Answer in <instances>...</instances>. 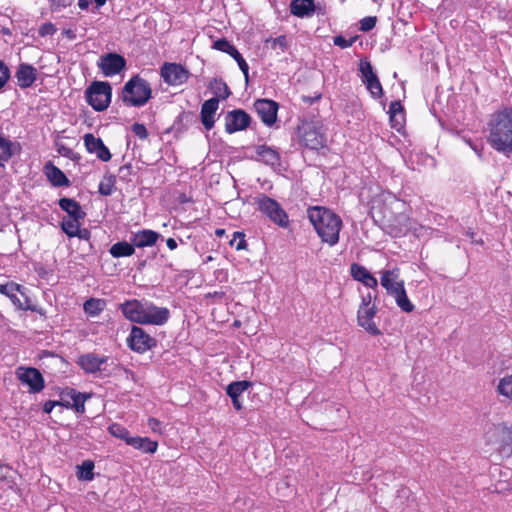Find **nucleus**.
<instances>
[{"label": "nucleus", "mask_w": 512, "mask_h": 512, "mask_svg": "<svg viewBox=\"0 0 512 512\" xmlns=\"http://www.w3.org/2000/svg\"><path fill=\"white\" fill-rule=\"evenodd\" d=\"M308 218L323 243L330 247L338 243L342 220L336 213L325 207L314 206L308 209Z\"/></svg>", "instance_id": "1"}, {"label": "nucleus", "mask_w": 512, "mask_h": 512, "mask_svg": "<svg viewBox=\"0 0 512 512\" xmlns=\"http://www.w3.org/2000/svg\"><path fill=\"white\" fill-rule=\"evenodd\" d=\"M121 311L128 320L140 324L163 325L170 316L167 308L136 299L121 304Z\"/></svg>", "instance_id": "2"}, {"label": "nucleus", "mask_w": 512, "mask_h": 512, "mask_svg": "<svg viewBox=\"0 0 512 512\" xmlns=\"http://www.w3.org/2000/svg\"><path fill=\"white\" fill-rule=\"evenodd\" d=\"M488 143L498 152L512 153V109L497 113L489 123Z\"/></svg>", "instance_id": "3"}, {"label": "nucleus", "mask_w": 512, "mask_h": 512, "mask_svg": "<svg viewBox=\"0 0 512 512\" xmlns=\"http://www.w3.org/2000/svg\"><path fill=\"white\" fill-rule=\"evenodd\" d=\"M151 97V88L147 81L135 76L123 87L122 100L128 106H143Z\"/></svg>", "instance_id": "4"}, {"label": "nucleus", "mask_w": 512, "mask_h": 512, "mask_svg": "<svg viewBox=\"0 0 512 512\" xmlns=\"http://www.w3.org/2000/svg\"><path fill=\"white\" fill-rule=\"evenodd\" d=\"M85 97L93 109L104 111L111 102L112 88L108 82L94 81L86 89Z\"/></svg>", "instance_id": "5"}, {"label": "nucleus", "mask_w": 512, "mask_h": 512, "mask_svg": "<svg viewBox=\"0 0 512 512\" xmlns=\"http://www.w3.org/2000/svg\"><path fill=\"white\" fill-rule=\"evenodd\" d=\"M254 200L255 203L257 204L258 209L263 214H265L272 222H274L275 224L282 228L288 227V215L276 200L264 194L258 195L257 197L254 198Z\"/></svg>", "instance_id": "6"}, {"label": "nucleus", "mask_w": 512, "mask_h": 512, "mask_svg": "<svg viewBox=\"0 0 512 512\" xmlns=\"http://www.w3.org/2000/svg\"><path fill=\"white\" fill-rule=\"evenodd\" d=\"M160 75L166 84L179 86L189 79L190 72L181 64L165 62L160 69Z\"/></svg>", "instance_id": "7"}, {"label": "nucleus", "mask_w": 512, "mask_h": 512, "mask_svg": "<svg viewBox=\"0 0 512 512\" xmlns=\"http://www.w3.org/2000/svg\"><path fill=\"white\" fill-rule=\"evenodd\" d=\"M0 293L7 296L16 308L20 310L31 309L30 299L21 285L14 282L1 284Z\"/></svg>", "instance_id": "8"}, {"label": "nucleus", "mask_w": 512, "mask_h": 512, "mask_svg": "<svg viewBox=\"0 0 512 512\" xmlns=\"http://www.w3.org/2000/svg\"><path fill=\"white\" fill-rule=\"evenodd\" d=\"M302 143L309 149H320L325 146L326 138L319 127L312 123H306L300 128Z\"/></svg>", "instance_id": "9"}, {"label": "nucleus", "mask_w": 512, "mask_h": 512, "mask_svg": "<svg viewBox=\"0 0 512 512\" xmlns=\"http://www.w3.org/2000/svg\"><path fill=\"white\" fill-rule=\"evenodd\" d=\"M127 343L133 351L138 353H144L156 346V340L137 326L132 327Z\"/></svg>", "instance_id": "10"}, {"label": "nucleus", "mask_w": 512, "mask_h": 512, "mask_svg": "<svg viewBox=\"0 0 512 512\" xmlns=\"http://www.w3.org/2000/svg\"><path fill=\"white\" fill-rule=\"evenodd\" d=\"M17 376L22 384L30 388L31 392H40L44 387V379L35 368H19Z\"/></svg>", "instance_id": "11"}, {"label": "nucleus", "mask_w": 512, "mask_h": 512, "mask_svg": "<svg viewBox=\"0 0 512 512\" xmlns=\"http://www.w3.org/2000/svg\"><path fill=\"white\" fill-rule=\"evenodd\" d=\"M126 66L125 59L115 53H109L101 57L99 67L105 76H113L120 73Z\"/></svg>", "instance_id": "12"}, {"label": "nucleus", "mask_w": 512, "mask_h": 512, "mask_svg": "<svg viewBox=\"0 0 512 512\" xmlns=\"http://www.w3.org/2000/svg\"><path fill=\"white\" fill-rule=\"evenodd\" d=\"M255 110L261 120L268 126L273 125L277 119L278 105L268 99H259L254 103Z\"/></svg>", "instance_id": "13"}, {"label": "nucleus", "mask_w": 512, "mask_h": 512, "mask_svg": "<svg viewBox=\"0 0 512 512\" xmlns=\"http://www.w3.org/2000/svg\"><path fill=\"white\" fill-rule=\"evenodd\" d=\"M376 314V307L374 305L363 304L358 310V324L372 335H379L380 330L376 326L373 318Z\"/></svg>", "instance_id": "14"}, {"label": "nucleus", "mask_w": 512, "mask_h": 512, "mask_svg": "<svg viewBox=\"0 0 512 512\" xmlns=\"http://www.w3.org/2000/svg\"><path fill=\"white\" fill-rule=\"evenodd\" d=\"M250 123V116L243 110H233L226 115L225 129L228 133L244 130Z\"/></svg>", "instance_id": "15"}, {"label": "nucleus", "mask_w": 512, "mask_h": 512, "mask_svg": "<svg viewBox=\"0 0 512 512\" xmlns=\"http://www.w3.org/2000/svg\"><path fill=\"white\" fill-rule=\"evenodd\" d=\"M380 282L389 295H393L405 288L404 281L400 279V272L398 268L382 271Z\"/></svg>", "instance_id": "16"}, {"label": "nucleus", "mask_w": 512, "mask_h": 512, "mask_svg": "<svg viewBox=\"0 0 512 512\" xmlns=\"http://www.w3.org/2000/svg\"><path fill=\"white\" fill-rule=\"evenodd\" d=\"M84 144L87 151L95 154L101 161L107 162L111 159L109 149L100 138H96L93 134L87 133L84 135Z\"/></svg>", "instance_id": "17"}, {"label": "nucleus", "mask_w": 512, "mask_h": 512, "mask_svg": "<svg viewBox=\"0 0 512 512\" xmlns=\"http://www.w3.org/2000/svg\"><path fill=\"white\" fill-rule=\"evenodd\" d=\"M159 237L160 235L157 232L153 230L144 229L136 233H133L130 241L132 242L134 247L144 248L153 246L157 242Z\"/></svg>", "instance_id": "18"}, {"label": "nucleus", "mask_w": 512, "mask_h": 512, "mask_svg": "<svg viewBox=\"0 0 512 512\" xmlns=\"http://www.w3.org/2000/svg\"><path fill=\"white\" fill-rule=\"evenodd\" d=\"M219 100L211 98L206 100L201 107V121L207 130H210L214 125V115L218 109Z\"/></svg>", "instance_id": "19"}, {"label": "nucleus", "mask_w": 512, "mask_h": 512, "mask_svg": "<svg viewBox=\"0 0 512 512\" xmlns=\"http://www.w3.org/2000/svg\"><path fill=\"white\" fill-rule=\"evenodd\" d=\"M316 10L320 12L322 9L314 0H292L290 4V12L297 17L311 16Z\"/></svg>", "instance_id": "20"}, {"label": "nucleus", "mask_w": 512, "mask_h": 512, "mask_svg": "<svg viewBox=\"0 0 512 512\" xmlns=\"http://www.w3.org/2000/svg\"><path fill=\"white\" fill-rule=\"evenodd\" d=\"M257 159L272 168L280 166L279 153L267 145H260L256 148Z\"/></svg>", "instance_id": "21"}, {"label": "nucleus", "mask_w": 512, "mask_h": 512, "mask_svg": "<svg viewBox=\"0 0 512 512\" xmlns=\"http://www.w3.org/2000/svg\"><path fill=\"white\" fill-rule=\"evenodd\" d=\"M106 360V357H100L98 355L89 353L80 356L77 363L86 372L95 373L101 370V366L106 362Z\"/></svg>", "instance_id": "22"}, {"label": "nucleus", "mask_w": 512, "mask_h": 512, "mask_svg": "<svg viewBox=\"0 0 512 512\" xmlns=\"http://www.w3.org/2000/svg\"><path fill=\"white\" fill-rule=\"evenodd\" d=\"M351 275L353 278L369 288H376L377 279L364 267L356 263L351 265Z\"/></svg>", "instance_id": "23"}, {"label": "nucleus", "mask_w": 512, "mask_h": 512, "mask_svg": "<svg viewBox=\"0 0 512 512\" xmlns=\"http://www.w3.org/2000/svg\"><path fill=\"white\" fill-rule=\"evenodd\" d=\"M37 71L28 64H21L16 72L18 85L22 88L30 87L36 80Z\"/></svg>", "instance_id": "24"}, {"label": "nucleus", "mask_w": 512, "mask_h": 512, "mask_svg": "<svg viewBox=\"0 0 512 512\" xmlns=\"http://www.w3.org/2000/svg\"><path fill=\"white\" fill-rule=\"evenodd\" d=\"M59 206L70 216V218L83 219L85 217V212L82 210L80 204L74 199L61 198L59 200Z\"/></svg>", "instance_id": "25"}, {"label": "nucleus", "mask_w": 512, "mask_h": 512, "mask_svg": "<svg viewBox=\"0 0 512 512\" xmlns=\"http://www.w3.org/2000/svg\"><path fill=\"white\" fill-rule=\"evenodd\" d=\"M288 47V41L284 34L275 38L268 37L264 40V49L275 52L277 55L283 53Z\"/></svg>", "instance_id": "26"}, {"label": "nucleus", "mask_w": 512, "mask_h": 512, "mask_svg": "<svg viewBox=\"0 0 512 512\" xmlns=\"http://www.w3.org/2000/svg\"><path fill=\"white\" fill-rule=\"evenodd\" d=\"M128 445L135 449L141 450L144 453H155L158 448V443L152 441L147 437L135 436L133 439L128 440Z\"/></svg>", "instance_id": "27"}, {"label": "nucleus", "mask_w": 512, "mask_h": 512, "mask_svg": "<svg viewBox=\"0 0 512 512\" xmlns=\"http://www.w3.org/2000/svg\"><path fill=\"white\" fill-rule=\"evenodd\" d=\"M110 254L114 258L132 256L135 252L134 245L126 241H120L113 244L109 249Z\"/></svg>", "instance_id": "28"}, {"label": "nucleus", "mask_w": 512, "mask_h": 512, "mask_svg": "<svg viewBox=\"0 0 512 512\" xmlns=\"http://www.w3.org/2000/svg\"><path fill=\"white\" fill-rule=\"evenodd\" d=\"M45 171L48 179L55 186H62L68 184V179L65 174L57 167L52 164L45 166Z\"/></svg>", "instance_id": "29"}, {"label": "nucleus", "mask_w": 512, "mask_h": 512, "mask_svg": "<svg viewBox=\"0 0 512 512\" xmlns=\"http://www.w3.org/2000/svg\"><path fill=\"white\" fill-rule=\"evenodd\" d=\"M209 89L212 91V93L216 96L215 98H217L218 100L219 98L226 99L231 94L227 84L221 79H213L209 84Z\"/></svg>", "instance_id": "30"}, {"label": "nucleus", "mask_w": 512, "mask_h": 512, "mask_svg": "<svg viewBox=\"0 0 512 512\" xmlns=\"http://www.w3.org/2000/svg\"><path fill=\"white\" fill-rule=\"evenodd\" d=\"M395 299L397 306L406 313H410L414 310V305L409 300L405 288L401 289L397 293L392 295Z\"/></svg>", "instance_id": "31"}, {"label": "nucleus", "mask_w": 512, "mask_h": 512, "mask_svg": "<svg viewBox=\"0 0 512 512\" xmlns=\"http://www.w3.org/2000/svg\"><path fill=\"white\" fill-rule=\"evenodd\" d=\"M490 430L499 435L504 444L512 445V426L505 424L492 425Z\"/></svg>", "instance_id": "32"}, {"label": "nucleus", "mask_w": 512, "mask_h": 512, "mask_svg": "<svg viewBox=\"0 0 512 512\" xmlns=\"http://www.w3.org/2000/svg\"><path fill=\"white\" fill-rule=\"evenodd\" d=\"M105 302L101 299L91 298L84 303V311L90 316H97L103 311Z\"/></svg>", "instance_id": "33"}, {"label": "nucleus", "mask_w": 512, "mask_h": 512, "mask_svg": "<svg viewBox=\"0 0 512 512\" xmlns=\"http://www.w3.org/2000/svg\"><path fill=\"white\" fill-rule=\"evenodd\" d=\"M94 463L90 460L84 461L78 466L77 477L80 480L91 481L94 478Z\"/></svg>", "instance_id": "34"}, {"label": "nucleus", "mask_w": 512, "mask_h": 512, "mask_svg": "<svg viewBox=\"0 0 512 512\" xmlns=\"http://www.w3.org/2000/svg\"><path fill=\"white\" fill-rule=\"evenodd\" d=\"M69 396L72 400V402H68L67 401V404L66 406H71L73 407L77 412L79 413H83L85 408H84V404H85V401L87 399V397L84 395V394H81V393H77L76 391L72 390L70 393H69Z\"/></svg>", "instance_id": "35"}, {"label": "nucleus", "mask_w": 512, "mask_h": 512, "mask_svg": "<svg viewBox=\"0 0 512 512\" xmlns=\"http://www.w3.org/2000/svg\"><path fill=\"white\" fill-rule=\"evenodd\" d=\"M249 386L248 381L232 382L227 386L226 392L231 398L239 397Z\"/></svg>", "instance_id": "36"}, {"label": "nucleus", "mask_w": 512, "mask_h": 512, "mask_svg": "<svg viewBox=\"0 0 512 512\" xmlns=\"http://www.w3.org/2000/svg\"><path fill=\"white\" fill-rule=\"evenodd\" d=\"M80 220L81 219H75V218H70L67 220L64 219L62 221L61 227H62L63 231L69 237L77 236L79 233V229H80V222H79Z\"/></svg>", "instance_id": "37"}, {"label": "nucleus", "mask_w": 512, "mask_h": 512, "mask_svg": "<svg viewBox=\"0 0 512 512\" xmlns=\"http://www.w3.org/2000/svg\"><path fill=\"white\" fill-rule=\"evenodd\" d=\"M108 431L111 435L121 440H124L128 444V440L133 439V436H130L129 431L120 424H112L109 426Z\"/></svg>", "instance_id": "38"}, {"label": "nucleus", "mask_w": 512, "mask_h": 512, "mask_svg": "<svg viewBox=\"0 0 512 512\" xmlns=\"http://www.w3.org/2000/svg\"><path fill=\"white\" fill-rule=\"evenodd\" d=\"M364 83L366 84L367 89L374 98H379L382 95V85L377 76L367 79L366 81H364Z\"/></svg>", "instance_id": "39"}, {"label": "nucleus", "mask_w": 512, "mask_h": 512, "mask_svg": "<svg viewBox=\"0 0 512 512\" xmlns=\"http://www.w3.org/2000/svg\"><path fill=\"white\" fill-rule=\"evenodd\" d=\"M497 390L501 395L512 400V374L500 380Z\"/></svg>", "instance_id": "40"}, {"label": "nucleus", "mask_w": 512, "mask_h": 512, "mask_svg": "<svg viewBox=\"0 0 512 512\" xmlns=\"http://www.w3.org/2000/svg\"><path fill=\"white\" fill-rule=\"evenodd\" d=\"M12 155V142L0 135V162L8 161Z\"/></svg>", "instance_id": "41"}, {"label": "nucleus", "mask_w": 512, "mask_h": 512, "mask_svg": "<svg viewBox=\"0 0 512 512\" xmlns=\"http://www.w3.org/2000/svg\"><path fill=\"white\" fill-rule=\"evenodd\" d=\"M359 71L361 73L363 82L366 81L367 79H370V78L376 76V74L373 72V68H372L370 61H368L367 59L360 60Z\"/></svg>", "instance_id": "42"}, {"label": "nucleus", "mask_w": 512, "mask_h": 512, "mask_svg": "<svg viewBox=\"0 0 512 512\" xmlns=\"http://www.w3.org/2000/svg\"><path fill=\"white\" fill-rule=\"evenodd\" d=\"M107 0H78V6L82 10L91 9L98 10L106 4Z\"/></svg>", "instance_id": "43"}, {"label": "nucleus", "mask_w": 512, "mask_h": 512, "mask_svg": "<svg viewBox=\"0 0 512 512\" xmlns=\"http://www.w3.org/2000/svg\"><path fill=\"white\" fill-rule=\"evenodd\" d=\"M237 62L240 70L243 72L245 81L248 82L249 79V66L242 55L238 52V50L234 51L231 55Z\"/></svg>", "instance_id": "44"}, {"label": "nucleus", "mask_w": 512, "mask_h": 512, "mask_svg": "<svg viewBox=\"0 0 512 512\" xmlns=\"http://www.w3.org/2000/svg\"><path fill=\"white\" fill-rule=\"evenodd\" d=\"M214 48H216L217 50H220L222 52H225V53H227L229 55H232L234 53V51L237 50L233 45H231L225 39H221V40L215 41L214 42Z\"/></svg>", "instance_id": "45"}, {"label": "nucleus", "mask_w": 512, "mask_h": 512, "mask_svg": "<svg viewBox=\"0 0 512 512\" xmlns=\"http://www.w3.org/2000/svg\"><path fill=\"white\" fill-rule=\"evenodd\" d=\"M376 23V16H367L360 21V30L363 32L370 31L375 27Z\"/></svg>", "instance_id": "46"}, {"label": "nucleus", "mask_w": 512, "mask_h": 512, "mask_svg": "<svg viewBox=\"0 0 512 512\" xmlns=\"http://www.w3.org/2000/svg\"><path fill=\"white\" fill-rule=\"evenodd\" d=\"M356 40H357V36L346 39L344 36H342L340 34V35L334 37L333 43L336 46H339L340 48H347V47L351 46Z\"/></svg>", "instance_id": "47"}, {"label": "nucleus", "mask_w": 512, "mask_h": 512, "mask_svg": "<svg viewBox=\"0 0 512 512\" xmlns=\"http://www.w3.org/2000/svg\"><path fill=\"white\" fill-rule=\"evenodd\" d=\"M230 244L232 246H235L237 250L244 249L246 245L244 234L240 232H235L234 238L230 241Z\"/></svg>", "instance_id": "48"}, {"label": "nucleus", "mask_w": 512, "mask_h": 512, "mask_svg": "<svg viewBox=\"0 0 512 512\" xmlns=\"http://www.w3.org/2000/svg\"><path fill=\"white\" fill-rule=\"evenodd\" d=\"M74 0H49L50 7L53 11H60L66 7H69Z\"/></svg>", "instance_id": "49"}, {"label": "nucleus", "mask_w": 512, "mask_h": 512, "mask_svg": "<svg viewBox=\"0 0 512 512\" xmlns=\"http://www.w3.org/2000/svg\"><path fill=\"white\" fill-rule=\"evenodd\" d=\"M132 132L137 136L138 138L144 140L148 137V131L146 127L143 124L140 123H134L132 125Z\"/></svg>", "instance_id": "50"}, {"label": "nucleus", "mask_w": 512, "mask_h": 512, "mask_svg": "<svg viewBox=\"0 0 512 512\" xmlns=\"http://www.w3.org/2000/svg\"><path fill=\"white\" fill-rule=\"evenodd\" d=\"M10 77V72L8 67L0 60V90L6 84Z\"/></svg>", "instance_id": "51"}, {"label": "nucleus", "mask_w": 512, "mask_h": 512, "mask_svg": "<svg viewBox=\"0 0 512 512\" xmlns=\"http://www.w3.org/2000/svg\"><path fill=\"white\" fill-rule=\"evenodd\" d=\"M112 190H113V182L111 180V178H109L107 181H102L99 185V192L102 194V195H110L112 193Z\"/></svg>", "instance_id": "52"}, {"label": "nucleus", "mask_w": 512, "mask_h": 512, "mask_svg": "<svg viewBox=\"0 0 512 512\" xmlns=\"http://www.w3.org/2000/svg\"><path fill=\"white\" fill-rule=\"evenodd\" d=\"M403 120H404L403 115H398V114L390 115V122H391V125H392V127H394L397 131H400V129L402 128V126H403Z\"/></svg>", "instance_id": "53"}, {"label": "nucleus", "mask_w": 512, "mask_h": 512, "mask_svg": "<svg viewBox=\"0 0 512 512\" xmlns=\"http://www.w3.org/2000/svg\"><path fill=\"white\" fill-rule=\"evenodd\" d=\"M389 114L390 115H403V107L399 101L391 102L389 106Z\"/></svg>", "instance_id": "54"}, {"label": "nucleus", "mask_w": 512, "mask_h": 512, "mask_svg": "<svg viewBox=\"0 0 512 512\" xmlns=\"http://www.w3.org/2000/svg\"><path fill=\"white\" fill-rule=\"evenodd\" d=\"M148 426L150 427V429L153 431V432H158L160 433L161 432V429H160V426H161V423L159 420L155 419V418H150L148 420Z\"/></svg>", "instance_id": "55"}, {"label": "nucleus", "mask_w": 512, "mask_h": 512, "mask_svg": "<svg viewBox=\"0 0 512 512\" xmlns=\"http://www.w3.org/2000/svg\"><path fill=\"white\" fill-rule=\"evenodd\" d=\"M39 32H43V33H46V32H56V28L54 27L53 24L47 23V24H44V25H42L40 27Z\"/></svg>", "instance_id": "56"}, {"label": "nucleus", "mask_w": 512, "mask_h": 512, "mask_svg": "<svg viewBox=\"0 0 512 512\" xmlns=\"http://www.w3.org/2000/svg\"><path fill=\"white\" fill-rule=\"evenodd\" d=\"M58 403L57 402H53V401H47L44 406H43V411L45 413H51L53 408L55 407V405H57Z\"/></svg>", "instance_id": "57"}, {"label": "nucleus", "mask_w": 512, "mask_h": 512, "mask_svg": "<svg viewBox=\"0 0 512 512\" xmlns=\"http://www.w3.org/2000/svg\"><path fill=\"white\" fill-rule=\"evenodd\" d=\"M166 244L170 250H174L177 248V242L173 238H168Z\"/></svg>", "instance_id": "58"}, {"label": "nucleus", "mask_w": 512, "mask_h": 512, "mask_svg": "<svg viewBox=\"0 0 512 512\" xmlns=\"http://www.w3.org/2000/svg\"><path fill=\"white\" fill-rule=\"evenodd\" d=\"M320 97H321V95H320V94L316 95V96H315V97H313V98H312V97L303 96V97H302V100H303L304 102H307V103L312 104L314 101L319 100V99H320Z\"/></svg>", "instance_id": "59"}, {"label": "nucleus", "mask_w": 512, "mask_h": 512, "mask_svg": "<svg viewBox=\"0 0 512 512\" xmlns=\"http://www.w3.org/2000/svg\"><path fill=\"white\" fill-rule=\"evenodd\" d=\"M233 406L236 410H240L242 408V404L239 400V397L231 398Z\"/></svg>", "instance_id": "60"}, {"label": "nucleus", "mask_w": 512, "mask_h": 512, "mask_svg": "<svg viewBox=\"0 0 512 512\" xmlns=\"http://www.w3.org/2000/svg\"><path fill=\"white\" fill-rule=\"evenodd\" d=\"M224 233H225V230H224V229H217V230H216V234H217L218 236H222Z\"/></svg>", "instance_id": "61"}, {"label": "nucleus", "mask_w": 512, "mask_h": 512, "mask_svg": "<svg viewBox=\"0 0 512 512\" xmlns=\"http://www.w3.org/2000/svg\"><path fill=\"white\" fill-rule=\"evenodd\" d=\"M1 32L6 33V32H9V30L6 28H3Z\"/></svg>", "instance_id": "62"}]
</instances>
